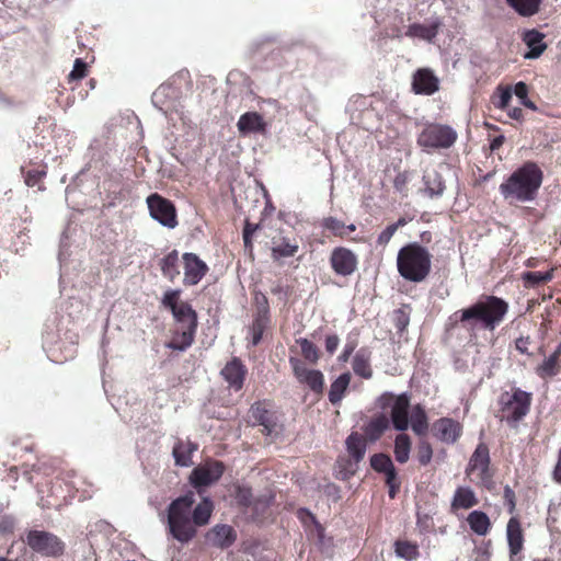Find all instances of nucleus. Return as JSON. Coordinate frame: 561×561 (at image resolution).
I'll return each mask as SVG.
<instances>
[{
  "mask_svg": "<svg viewBox=\"0 0 561 561\" xmlns=\"http://www.w3.org/2000/svg\"><path fill=\"white\" fill-rule=\"evenodd\" d=\"M195 494L187 492L174 499L167 508V531L178 542L187 545L198 533V528L209 524L214 503L204 497L195 505Z\"/></svg>",
  "mask_w": 561,
  "mask_h": 561,
  "instance_id": "obj_1",
  "label": "nucleus"
},
{
  "mask_svg": "<svg viewBox=\"0 0 561 561\" xmlns=\"http://www.w3.org/2000/svg\"><path fill=\"white\" fill-rule=\"evenodd\" d=\"M180 289H169L163 294L161 305L169 309L179 324L173 331L171 341L167 347L173 351H185L195 341L198 325L197 312L187 301H182Z\"/></svg>",
  "mask_w": 561,
  "mask_h": 561,
  "instance_id": "obj_2",
  "label": "nucleus"
},
{
  "mask_svg": "<svg viewBox=\"0 0 561 561\" xmlns=\"http://www.w3.org/2000/svg\"><path fill=\"white\" fill-rule=\"evenodd\" d=\"M508 305L502 298L486 296L461 311L460 321L469 330L493 331L507 313Z\"/></svg>",
  "mask_w": 561,
  "mask_h": 561,
  "instance_id": "obj_3",
  "label": "nucleus"
},
{
  "mask_svg": "<svg viewBox=\"0 0 561 561\" xmlns=\"http://www.w3.org/2000/svg\"><path fill=\"white\" fill-rule=\"evenodd\" d=\"M541 182V170L537 164L527 162L500 185V192L511 203L530 202L535 198Z\"/></svg>",
  "mask_w": 561,
  "mask_h": 561,
  "instance_id": "obj_4",
  "label": "nucleus"
},
{
  "mask_svg": "<svg viewBox=\"0 0 561 561\" xmlns=\"http://www.w3.org/2000/svg\"><path fill=\"white\" fill-rule=\"evenodd\" d=\"M432 255L417 242L402 247L397 256V268L401 277L412 283H421L431 273Z\"/></svg>",
  "mask_w": 561,
  "mask_h": 561,
  "instance_id": "obj_5",
  "label": "nucleus"
},
{
  "mask_svg": "<svg viewBox=\"0 0 561 561\" xmlns=\"http://www.w3.org/2000/svg\"><path fill=\"white\" fill-rule=\"evenodd\" d=\"M530 404V392L513 388L511 391L503 392L499 398L500 417L510 426L516 427L518 422L528 414Z\"/></svg>",
  "mask_w": 561,
  "mask_h": 561,
  "instance_id": "obj_6",
  "label": "nucleus"
},
{
  "mask_svg": "<svg viewBox=\"0 0 561 561\" xmlns=\"http://www.w3.org/2000/svg\"><path fill=\"white\" fill-rule=\"evenodd\" d=\"M377 405L381 410L391 409L390 419L397 431H405L409 427L410 397L407 393L393 394L383 392L377 399Z\"/></svg>",
  "mask_w": 561,
  "mask_h": 561,
  "instance_id": "obj_7",
  "label": "nucleus"
},
{
  "mask_svg": "<svg viewBox=\"0 0 561 561\" xmlns=\"http://www.w3.org/2000/svg\"><path fill=\"white\" fill-rule=\"evenodd\" d=\"M249 422L252 426H262V434L271 436L278 434L282 426L273 403L268 400L255 401L249 409Z\"/></svg>",
  "mask_w": 561,
  "mask_h": 561,
  "instance_id": "obj_8",
  "label": "nucleus"
},
{
  "mask_svg": "<svg viewBox=\"0 0 561 561\" xmlns=\"http://www.w3.org/2000/svg\"><path fill=\"white\" fill-rule=\"evenodd\" d=\"M346 450L350 459H339L340 473L344 479H347L355 474L358 468V463L364 459L367 448L365 437L357 432H353L346 438Z\"/></svg>",
  "mask_w": 561,
  "mask_h": 561,
  "instance_id": "obj_9",
  "label": "nucleus"
},
{
  "mask_svg": "<svg viewBox=\"0 0 561 561\" xmlns=\"http://www.w3.org/2000/svg\"><path fill=\"white\" fill-rule=\"evenodd\" d=\"M27 546L45 557H60L65 552V543L56 535L43 530H30L26 535Z\"/></svg>",
  "mask_w": 561,
  "mask_h": 561,
  "instance_id": "obj_10",
  "label": "nucleus"
},
{
  "mask_svg": "<svg viewBox=\"0 0 561 561\" xmlns=\"http://www.w3.org/2000/svg\"><path fill=\"white\" fill-rule=\"evenodd\" d=\"M151 218L160 225L173 229L178 226V213L175 205L158 193L150 194L146 199Z\"/></svg>",
  "mask_w": 561,
  "mask_h": 561,
  "instance_id": "obj_11",
  "label": "nucleus"
},
{
  "mask_svg": "<svg viewBox=\"0 0 561 561\" xmlns=\"http://www.w3.org/2000/svg\"><path fill=\"white\" fill-rule=\"evenodd\" d=\"M456 139L451 127L440 124L426 125L417 137V144L426 149L450 147Z\"/></svg>",
  "mask_w": 561,
  "mask_h": 561,
  "instance_id": "obj_12",
  "label": "nucleus"
},
{
  "mask_svg": "<svg viewBox=\"0 0 561 561\" xmlns=\"http://www.w3.org/2000/svg\"><path fill=\"white\" fill-rule=\"evenodd\" d=\"M271 259L277 266H283L287 259L295 257L299 252V242L290 233L279 231L270 241Z\"/></svg>",
  "mask_w": 561,
  "mask_h": 561,
  "instance_id": "obj_13",
  "label": "nucleus"
},
{
  "mask_svg": "<svg viewBox=\"0 0 561 561\" xmlns=\"http://www.w3.org/2000/svg\"><path fill=\"white\" fill-rule=\"evenodd\" d=\"M329 263L335 275L348 277L356 272L358 257L351 249L336 247L331 251Z\"/></svg>",
  "mask_w": 561,
  "mask_h": 561,
  "instance_id": "obj_14",
  "label": "nucleus"
},
{
  "mask_svg": "<svg viewBox=\"0 0 561 561\" xmlns=\"http://www.w3.org/2000/svg\"><path fill=\"white\" fill-rule=\"evenodd\" d=\"M289 364L299 383L307 385L309 389L317 394L323 392L324 376L320 370L309 369L306 364L297 357H290Z\"/></svg>",
  "mask_w": 561,
  "mask_h": 561,
  "instance_id": "obj_15",
  "label": "nucleus"
},
{
  "mask_svg": "<svg viewBox=\"0 0 561 561\" xmlns=\"http://www.w3.org/2000/svg\"><path fill=\"white\" fill-rule=\"evenodd\" d=\"M225 472V465L219 460L207 461L193 469L190 480L193 486H209L217 482Z\"/></svg>",
  "mask_w": 561,
  "mask_h": 561,
  "instance_id": "obj_16",
  "label": "nucleus"
},
{
  "mask_svg": "<svg viewBox=\"0 0 561 561\" xmlns=\"http://www.w3.org/2000/svg\"><path fill=\"white\" fill-rule=\"evenodd\" d=\"M182 260L184 267L183 285H197L208 273V265L197 254L192 252L184 253Z\"/></svg>",
  "mask_w": 561,
  "mask_h": 561,
  "instance_id": "obj_17",
  "label": "nucleus"
},
{
  "mask_svg": "<svg viewBox=\"0 0 561 561\" xmlns=\"http://www.w3.org/2000/svg\"><path fill=\"white\" fill-rule=\"evenodd\" d=\"M489 465V448L484 444H479L469 460L467 473L484 481L490 478Z\"/></svg>",
  "mask_w": 561,
  "mask_h": 561,
  "instance_id": "obj_18",
  "label": "nucleus"
},
{
  "mask_svg": "<svg viewBox=\"0 0 561 561\" xmlns=\"http://www.w3.org/2000/svg\"><path fill=\"white\" fill-rule=\"evenodd\" d=\"M247 375L248 368L239 357H232L221 369L222 378L234 391L243 388Z\"/></svg>",
  "mask_w": 561,
  "mask_h": 561,
  "instance_id": "obj_19",
  "label": "nucleus"
},
{
  "mask_svg": "<svg viewBox=\"0 0 561 561\" xmlns=\"http://www.w3.org/2000/svg\"><path fill=\"white\" fill-rule=\"evenodd\" d=\"M412 89L416 94L431 95L438 90V79L426 68L413 75Z\"/></svg>",
  "mask_w": 561,
  "mask_h": 561,
  "instance_id": "obj_20",
  "label": "nucleus"
},
{
  "mask_svg": "<svg viewBox=\"0 0 561 561\" xmlns=\"http://www.w3.org/2000/svg\"><path fill=\"white\" fill-rule=\"evenodd\" d=\"M237 127L241 135L264 134L266 131V123L257 112H245L242 114L239 117Z\"/></svg>",
  "mask_w": 561,
  "mask_h": 561,
  "instance_id": "obj_21",
  "label": "nucleus"
},
{
  "mask_svg": "<svg viewBox=\"0 0 561 561\" xmlns=\"http://www.w3.org/2000/svg\"><path fill=\"white\" fill-rule=\"evenodd\" d=\"M506 539L510 558H515L524 547V534L520 522L517 517L510 518L506 525Z\"/></svg>",
  "mask_w": 561,
  "mask_h": 561,
  "instance_id": "obj_22",
  "label": "nucleus"
},
{
  "mask_svg": "<svg viewBox=\"0 0 561 561\" xmlns=\"http://www.w3.org/2000/svg\"><path fill=\"white\" fill-rule=\"evenodd\" d=\"M208 541L218 548H228L237 539L234 529L229 525H216L207 534Z\"/></svg>",
  "mask_w": 561,
  "mask_h": 561,
  "instance_id": "obj_23",
  "label": "nucleus"
},
{
  "mask_svg": "<svg viewBox=\"0 0 561 561\" xmlns=\"http://www.w3.org/2000/svg\"><path fill=\"white\" fill-rule=\"evenodd\" d=\"M370 358L371 352L367 347H362L356 352L352 360V368L355 375L364 379H370L373 377Z\"/></svg>",
  "mask_w": 561,
  "mask_h": 561,
  "instance_id": "obj_24",
  "label": "nucleus"
},
{
  "mask_svg": "<svg viewBox=\"0 0 561 561\" xmlns=\"http://www.w3.org/2000/svg\"><path fill=\"white\" fill-rule=\"evenodd\" d=\"M351 379V373L346 371L340 375L331 383L328 398L333 405H339L341 403L350 386Z\"/></svg>",
  "mask_w": 561,
  "mask_h": 561,
  "instance_id": "obj_25",
  "label": "nucleus"
},
{
  "mask_svg": "<svg viewBox=\"0 0 561 561\" xmlns=\"http://www.w3.org/2000/svg\"><path fill=\"white\" fill-rule=\"evenodd\" d=\"M432 434L442 442L456 440V427L451 419H439L432 425Z\"/></svg>",
  "mask_w": 561,
  "mask_h": 561,
  "instance_id": "obj_26",
  "label": "nucleus"
},
{
  "mask_svg": "<svg viewBox=\"0 0 561 561\" xmlns=\"http://www.w3.org/2000/svg\"><path fill=\"white\" fill-rule=\"evenodd\" d=\"M389 417L381 413L371 417V420L366 424L364 432L365 435L374 442L382 436V434L389 428Z\"/></svg>",
  "mask_w": 561,
  "mask_h": 561,
  "instance_id": "obj_27",
  "label": "nucleus"
},
{
  "mask_svg": "<svg viewBox=\"0 0 561 561\" xmlns=\"http://www.w3.org/2000/svg\"><path fill=\"white\" fill-rule=\"evenodd\" d=\"M197 449V446L191 442L179 440L173 447V457L175 463L182 467L192 465V455Z\"/></svg>",
  "mask_w": 561,
  "mask_h": 561,
  "instance_id": "obj_28",
  "label": "nucleus"
},
{
  "mask_svg": "<svg viewBox=\"0 0 561 561\" xmlns=\"http://www.w3.org/2000/svg\"><path fill=\"white\" fill-rule=\"evenodd\" d=\"M159 266L162 275L170 282H174V279L180 275L179 252L176 250L169 252L160 260Z\"/></svg>",
  "mask_w": 561,
  "mask_h": 561,
  "instance_id": "obj_29",
  "label": "nucleus"
},
{
  "mask_svg": "<svg viewBox=\"0 0 561 561\" xmlns=\"http://www.w3.org/2000/svg\"><path fill=\"white\" fill-rule=\"evenodd\" d=\"M518 15L530 18L540 11L543 0H505Z\"/></svg>",
  "mask_w": 561,
  "mask_h": 561,
  "instance_id": "obj_30",
  "label": "nucleus"
},
{
  "mask_svg": "<svg viewBox=\"0 0 561 561\" xmlns=\"http://www.w3.org/2000/svg\"><path fill=\"white\" fill-rule=\"evenodd\" d=\"M467 523L470 529L478 536H485L491 528L490 518L482 511H472L467 517Z\"/></svg>",
  "mask_w": 561,
  "mask_h": 561,
  "instance_id": "obj_31",
  "label": "nucleus"
},
{
  "mask_svg": "<svg viewBox=\"0 0 561 561\" xmlns=\"http://www.w3.org/2000/svg\"><path fill=\"white\" fill-rule=\"evenodd\" d=\"M411 423L412 431L419 435L423 436L428 431V421L425 410L421 405H415L411 413V419L409 420Z\"/></svg>",
  "mask_w": 561,
  "mask_h": 561,
  "instance_id": "obj_32",
  "label": "nucleus"
},
{
  "mask_svg": "<svg viewBox=\"0 0 561 561\" xmlns=\"http://www.w3.org/2000/svg\"><path fill=\"white\" fill-rule=\"evenodd\" d=\"M270 316L255 314L250 327L251 342L253 346H256L262 341L264 331L268 327Z\"/></svg>",
  "mask_w": 561,
  "mask_h": 561,
  "instance_id": "obj_33",
  "label": "nucleus"
},
{
  "mask_svg": "<svg viewBox=\"0 0 561 561\" xmlns=\"http://www.w3.org/2000/svg\"><path fill=\"white\" fill-rule=\"evenodd\" d=\"M411 450V439L407 434H399L394 440V457L400 463L409 460Z\"/></svg>",
  "mask_w": 561,
  "mask_h": 561,
  "instance_id": "obj_34",
  "label": "nucleus"
},
{
  "mask_svg": "<svg viewBox=\"0 0 561 561\" xmlns=\"http://www.w3.org/2000/svg\"><path fill=\"white\" fill-rule=\"evenodd\" d=\"M296 344L300 346V353L304 359L310 364H317L320 359V350L306 337L296 339Z\"/></svg>",
  "mask_w": 561,
  "mask_h": 561,
  "instance_id": "obj_35",
  "label": "nucleus"
},
{
  "mask_svg": "<svg viewBox=\"0 0 561 561\" xmlns=\"http://www.w3.org/2000/svg\"><path fill=\"white\" fill-rule=\"evenodd\" d=\"M394 552L407 561L415 560L420 554L419 546L408 540H397L394 542Z\"/></svg>",
  "mask_w": 561,
  "mask_h": 561,
  "instance_id": "obj_36",
  "label": "nucleus"
},
{
  "mask_svg": "<svg viewBox=\"0 0 561 561\" xmlns=\"http://www.w3.org/2000/svg\"><path fill=\"white\" fill-rule=\"evenodd\" d=\"M553 278V270L546 272H525L522 279L526 287H536L540 284L550 282Z\"/></svg>",
  "mask_w": 561,
  "mask_h": 561,
  "instance_id": "obj_37",
  "label": "nucleus"
},
{
  "mask_svg": "<svg viewBox=\"0 0 561 561\" xmlns=\"http://www.w3.org/2000/svg\"><path fill=\"white\" fill-rule=\"evenodd\" d=\"M527 50L522 53L525 59H536L546 50L547 44L542 42L543 37H524Z\"/></svg>",
  "mask_w": 561,
  "mask_h": 561,
  "instance_id": "obj_38",
  "label": "nucleus"
},
{
  "mask_svg": "<svg viewBox=\"0 0 561 561\" xmlns=\"http://www.w3.org/2000/svg\"><path fill=\"white\" fill-rule=\"evenodd\" d=\"M560 365L556 360V356H548L545 360L536 368V374L542 378H551L559 373Z\"/></svg>",
  "mask_w": 561,
  "mask_h": 561,
  "instance_id": "obj_39",
  "label": "nucleus"
},
{
  "mask_svg": "<svg viewBox=\"0 0 561 561\" xmlns=\"http://www.w3.org/2000/svg\"><path fill=\"white\" fill-rule=\"evenodd\" d=\"M322 227L332 232L333 236L341 239L345 238L344 222L335 217H327L322 220Z\"/></svg>",
  "mask_w": 561,
  "mask_h": 561,
  "instance_id": "obj_40",
  "label": "nucleus"
},
{
  "mask_svg": "<svg viewBox=\"0 0 561 561\" xmlns=\"http://www.w3.org/2000/svg\"><path fill=\"white\" fill-rule=\"evenodd\" d=\"M424 181H425V184H426V188H427V191L430 192L431 195H439V194L443 193V191L445 188V185L440 181L438 173H436V172H433V173L427 172L424 175Z\"/></svg>",
  "mask_w": 561,
  "mask_h": 561,
  "instance_id": "obj_41",
  "label": "nucleus"
},
{
  "mask_svg": "<svg viewBox=\"0 0 561 561\" xmlns=\"http://www.w3.org/2000/svg\"><path fill=\"white\" fill-rule=\"evenodd\" d=\"M478 504V499L470 488H458V507L470 508Z\"/></svg>",
  "mask_w": 561,
  "mask_h": 561,
  "instance_id": "obj_42",
  "label": "nucleus"
},
{
  "mask_svg": "<svg viewBox=\"0 0 561 561\" xmlns=\"http://www.w3.org/2000/svg\"><path fill=\"white\" fill-rule=\"evenodd\" d=\"M370 466L375 471L382 473L393 466V462L388 455L379 453L370 457Z\"/></svg>",
  "mask_w": 561,
  "mask_h": 561,
  "instance_id": "obj_43",
  "label": "nucleus"
},
{
  "mask_svg": "<svg viewBox=\"0 0 561 561\" xmlns=\"http://www.w3.org/2000/svg\"><path fill=\"white\" fill-rule=\"evenodd\" d=\"M405 224V219L400 218L397 222L389 225L379 233L377 238V243L382 247L387 245L391 238L393 237V234L396 233V231L398 230V228L404 226Z\"/></svg>",
  "mask_w": 561,
  "mask_h": 561,
  "instance_id": "obj_44",
  "label": "nucleus"
},
{
  "mask_svg": "<svg viewBox=\"0 0 561 561\" xmlns=\"http://www.w3.org/2000/svg\"><path fill=\"white\" fill-rule=\"evenodd\" d=\"M88 76V64L82 58H77L73 68L68 75V82L79 81Z\"/></svg>",
  "mask_w": 561,
  "mask_h": 561,
  "instance_id": "obj_45",
  "label": "nucleus"
},
{
  "mask_svg": "<svg viewBox=\"0 0 561 561\" xmlns=\"http://www.w3.org/2000/svg\"><path fill=\"white\" fill-rule=\"evenodd\" d=\"M393 322L398 332H403L410 323V307L404 306L403 308L396 310Z\"/></svg>",
  "mask_w": 561,
  "mask_h": 561,
  "instance_id": "obj_46",
  "label": "nucleus"
},
{
  "mask_svg": "<svg viewBox=\"0 0 561 561\" xmlns=\"http://www.w3.org/2000/svg\"><path fill=\"white\" fill-rule=\"evenodd\" d=\"M433 456V449L430 443L421 440L417 446L416 458L422 466L430 463Z\"/></svg>",
  "mask_w": 561,
  "mask_h": 561,
  "instance_id": "obj_47",
  "label": "nucleus"
},
{
  "mask_svg": "<svg viewBox=\"0 0 561 561\" xmlns=\"http://www.w3.org/2000/svg\"><path fill=\"white\" fill-rule=\"evenodd\" d=\"M234 497L240 505L248 507L252 501V491L249 486L238 485Z\"/></svg>",
  "mask_w": 561,
  "mask_h": 561,
  "instance_id": "obj_48",
  "label": "nucleus"
},
{
  "mask_svg": "<svg viewBox=\"0 0 561 561\" xmlns=\"http://www.w3.org/2000/svg\"><path fill=\"white\" fill-rule=\"evenodd\" d=\"M46 176L45 170H28L24 175V182L27 186L33 187L42 182V180Z\"/></svg>",
  "mask_w": 561,
  "mask_h": 561,
  "instance_id": "obj_49",
  "label": "nucleus"
},
{
  "mask_svg": "<svg viewBox=\"0 0 561 561\" xmlns=\"http://www.w3.org/2000/svg\"><path fill=\"white\" fill-rule=\"evenodd\" d=\"M499 99L495 102L496 107L504 110L507 108L508 103L512 99V88L511 87H500L499 89Z\"/></svg>",
  "mask_w": 561,
  "mask_h": 561,
  "instance_id": "obj_50",
  "label": "nucleus"
},
{
  "mask_svg": "<svg viewBox=\"0 0 561 561\" xmlns=\"http://www.w3.org/2000/svg\"><path fill=\"white\" fill-rule=\"evenodd\" d=\"M254 301L256 306V313L262 316H270V305L267 297L263 293H255Z\"/></svg>",
  "mask_w": 561,
  "mask_h": 561,
  "instance_id": "obj_51",
  "label": "nucleus"
},
{
  "mask_svg": "<svg viewBox=\"0 0 561 561\" xmlns=\"http://www.w3.org/2000/svg\"><path fill=\"white\" fill-rule=\"evenodd\" d=\"M15 528V519L13 516L3 514L0 515V534L12 535Z\"/></svg>",
  "mask_w": 561,
  "mask_h": 561,
  "instance_id": "obj_52",
  "label": "nucleus"
},
{
  "mask_svg": "<svg viewBox=\"0 0 561 561\" xmlns=\"http://www.w3.org/2000/svg\"><path fill=\"white\" fill-rule=\"evenodd\" d=\"M356 347L357 339H352L351 336H348L342 353L337 357L339 362L346 363Z\"/></svg>",
  "mask_w": 561,
  "mask_h": 561,
  "instance_id": "obj_53",
  "label": "nucleus"
},
{
  "mask_svg": "<svg viewBox=\"0 0 561 561\" xmlns=\"http://www.w3.org/2000/svg\"><path fill=\"white\" fill-rule=\"evenodd\" d=\"M504 500L508 507V512L513 513L516 507L515 492L513 491V489L510 485H505V488H504Z\"/></svg>",
  "mask_w": 561,
  "mask_h": 561,
  "instance_id": "obj_54",
  "label": "nucleus"
},
{
  "mask_svg": "<svg viewBox=\"0 0 561 561\" xmlns=\"http://www.w3.org/2000/svg\"><path fill=\"white\" fill-rule=\"evenodd\" d=\"M297 516L304 525L318 524L316 516L307 508H299Z\"/></svg>",
  "mask_w": 561,
  "mask_h": 561,
  "instance_id": "obj_55",
  "label": "nucleus"
},
{
  "mask_svg": "<svg viewBox=\"0 0 561 561\" xmlns=\"http://www.w3.org/2000/svg\"><path fill=\"white\" fill-rule=\"evenodd\" d=\"M512 92L520 100V102L528 98V87L523 81L517 82Z\"/></svg>",
  "mask_w": 561,
  "mask_h": 561,
  "instance_id": "obj_56",
  "label": "nucleus"
},
{
  "mask_svg": "<svg viewBox=\"0 0 561 561\" xmlns=\"http://www.w3.org/2000/svg\"><path fill=\"white\" fill-rule=\"evenodd\" d=\"M324 344H325V351L332 355L339 347L340 339L336 334L328 335L325 337Z\"/></svg>",
  "mask_w": 561,
  "mask_h": 561,
  "instance_id": "obj_57",
  "label": "nucleus"
},
{
  "mask_svg": "<svg viewBox=\"0 0 561 561\" xmlns=\"http://www.w3.org/2000/svg\"><path fill=\"white\" fill-rule=\"evenodd\" d=\"M386 477V485L401 483L394 466H391L386 472H382Z\"/></svg>",
  "mask_w": 561,
  "mask_h": 561,
  "instance_id": "obj_58",
  "label": "nucleus"
},
{
  "mask_svg": "<svg viewBox=\"0 0 561 561\" xmlns=\"http://www.w3.org/2000/svg\"><path fill=\"white\" fill-rule=\"evenodd\" d=\"M260 229L259 224H252L249 220L245 221L242 236L253 237L254 232Z\"/></svg>",
  "mask_w": 561,
  "mask_h": 561,
  "instance_id": "obj_59",
  "label": "nucleus"
},
{
  "mask_svg": "<svg viewBox=\"0 0 561 561\" xmlns=\"http://www.w3.org/2000/svg\"><path fill=\"white\" fill-rule=\"evenodd\" d=\"M516 350L520 352L522 354H528V344L529 339L528 337H519L516 340Z\"/></svg>",
  "mask_w": 561,
  "mask_h": 561,
  "instance_id": "obj_60",
  "label": "nucleus"
},
{
  "mask_svg": "<svg viewBox=\"0 0 561 561\" xmlns=\"http://www.w3.org/2000/svg\"><path fill=\"white\" fill-rule=\"evenodd\" d=\"M394 188L399 192H403L405 190L407 179L405 175L399 174L394 179Z\"/></svg>",
  "mask_w": 561,
  "mask_h": 561,
  "instance_id": "obj_61",
  "label": "nucleus"
},
{
  "mask_svg": "<svg viewBox=\"0 0 561 561\" xmlns=\"http://www.w3.org/2000/svg\"><path fill=\"white\" fill-rule=\"evenodd\" d=\"M242 238H243L244 250L249 253V255L251 257H253V241H252V237L242 236Z\"/></svg>",
  "mask_w": 561,
  "mask_h": 561,
  "instance_id": "obj_62",
  "label": "nucleus"
},
{
  "mask_svg": "<svg viewBox=\"0 0 561 561\" xmlns=\"http://www.w3.org/2000/svg\"><path fill=\"white\" fill-rule=\"evenodd\" d=\"M508 116L513 119L520 121L523 118V110L519 107L510 108Z\"/></svg>",
  "mask_w": 561,
  "mask_h": 561,
  "instance_id": "obj_63",
  "label": "nucleus"
},
{
  "mask_svg": "<svg viewBox=\"0 0 561 561\" xmlns=\"http://www.w3.org/2000/svg\"><path fill=\"white\" fill-rule=\"evenodd\" d=\"M553 478L557 482L561 483V450L559 451V459L553 471Z\"/></svg>",
  "mask_w": 561,
  "mask_h": 561,
  "instance_id": "obj_64",
  "label": "nucleus"
}]
</instances>
